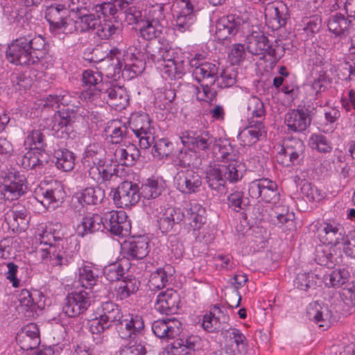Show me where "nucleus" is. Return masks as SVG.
I'll use <instances>...</instances> for the list:
<instances>
[{
	"instance_id": "1",
	"label": "nucleus",
	"mask_w": 355,
	"mask_h": 355,
	"mask_svg": "<svg viewBox=\"0 0 355 355\" xmlns=\"http://www.w3.org/2000/svg\"><path fill=\"white\" fill-rule=\"evenodd\" d=\"M41 243L49 245L39 251L41 259L49 262L53 266H67L74 261L80 250L78 240L64 237L62 233L49 228L43 232Z\"/></svg>"
},
{
	"instance_id": "2",
	"label": "nucleus",
	"mask_w": 355,
	"mask_h": 355,
	"mask_svg": "<svg viewBox=\"0 0 355 355\" xmlns=\"http://www.w3.org/2000/svg\"><path fill=\"white\" fill-rule=\"evenodd\" d=\"M46 40L41 35L29 33L12 41L6 49L7 60L16 65H31L46 52Z\"/></svg>"
},
{
	"instance_id": "3",
	"label": "nucleus",
	"mask_w": 355,
	"mask_h": 355,
	"mask_svg": "<svg viewBox=\"0 0 355 355\" xmlns=\"http://www.w3.org/2000/svg\"><path fill=\"white\" fill-rule=\"evenodd\" d=\"M144 328V320L141 315L128 313L123 315L116 329L119 338L127 342L124 347H135L137 353H144L145 347L141 343Z\"/></svg>"
},
{
	"instance_id": "4",
	"label": "nucleus",
	"mask_w": 355,
	"mask_h": 355,
	"mask_svg": "<svg viewBox=\"0 0 355 355\" xmlns=\"http://www.w3.org/2000/svg\"><path fill=\"white\" fill-rule=\"evenodd\" d=\"M44 17L52 34L59 36L73 31V19L65 5L55 3L51 4L46 8Z\"/></svg>"
},
{
	"instance_id": "5",
	"label": "nucleus",
	"mask_w": 355,
	"mask_h": 355,
	"mask_svg": "<svg viewBox=\"0 0 355 355\" xmlns=\"http://www.w3.org/2000/svg\"><path fill=\"white\" fill-rule=\"evenodd\" d=\"M128 125L141 149H148L153 145L156 131L148 114L141 112L132 113L129 118Z\"/></svg>"
},
{
	"instance_id": "6",
	"label": "nucleus",
	"mask_w": 355,
	"mask_h": 355,
	"mask_svg": "<svg viewBox=\"0 0 355 355\" xmlns=\"http://www.w3.org/2000/svg\"><path fill=\"white\" fill-rule=\"evenodd\" d=\"M246 49L254 55H269L272 64L277 63L285 53L282 46L277 42L270 43L268 37L261 33H253L248 38Z\"/></svg>"
},
{
	"instance_id": "7",
	"label": "nucleus",
	"mask_w": 355,
	"mask_h": 355,
	"mask_svg": "<svg viewBox=\"0 0 355 355\" xmlns=\"http://www.w3.org/2000/svg\"><path fill=\"white\" fill-rule=\"evenodd\" d=\"M182 144L198 153H207L214 149L217 139L209 131L204 130H189L180 136Z\"/></svg>"
},
{
	"instance_id": "8",
	"label": "nucleus",
	"mask_w": 355,
	"mask_h": 355,
	"mask_svg": "<svg viewBox=\"0 0 355 355\" xmlns=\"http://www.w3.org/2000/svg\"><path fill=\"white\" fill-rule=\"evenodd\" d=\"M94 297V291L76 290L67 294L62 306V311L68 317H77L88 309Z\"/></svg>"
},
{
	"instance_id": "9",
	"label": "nucleus",
	"mask_w": 355,
	"mask_h": 355,
	"mask_svg": "<svg viewBox=\"0 0 355 355\" xmlns=\"http://www.w3.org/2000/svg\"><path fill=\"white\" fill-rule=\"evenodd\" d=\"M249 196L266 203L276 205L279 202L280 193L277 183L268 178L254 180L248 185Z\"/></svg>"
},
{
	"instance_id": "10",
	"label": "nucleus",
	"mask_w": 355,
	"mask_h": 355,
	"mask_svg": "<svg viewBox=\"0 0 355 355\" xmlns=\"http://www.w3.org/2000/svg\"><path fill=\"white\" fill-rule=\"evenodd\" d=\"M316 233L324 245L334 247L340 244L345 239L346 232L343 225L335 218H329L318 223Z\"/></svg>"
},
{
	"instance_id": "11",
	"label": "nucleus",
	"mask_w": 355,
	"mask_h": 355,
	"mask_svg": "<svg viewBox=\"0 0 355 355\" xmlns=\"http://www.w3.org/2000/svg\"><path fill=\"white\" fill-rule=\"evenodd\" d=\"M174 30L180 33L191 31L196 21L193 6L189 0H177L172 6Z\"/></svg>"
},
{
	"instance_id": "12",
	"label": "nucleus",
	"mask_w": 355,
	"mask_h": 355,
	"mask_svg": "<svg viewBox=\"0 0 355 355\" xmlns=\"http://www.w3.org/2000/svg\"><path fill=\"white\" fill-rule=\"evenodd\" d=\"M139 42L130 46L123 54L124 71L126 76L133 78L141 74L145 69L146 54Z\"/></svg>"
},
{
	"instance_id": "13",
	"label": "nucleus",
	"mask_w": 355,
	"mask_h": 355,
	"mask_svg": "<svg viewBox=\"0 0 355 355\" xmlns=\"http://www.w3.org/2000/svg\"><path fill=\"white\" fill-rule=\"evenodd\" d=\"M35 198L46 209H55L64 201L66 193L58 183L49 187L39 186L34 191Z\"/></svg>"
},
{
	"instance_id": "14",
	"label": "nucleus",
	"mask_w": 355,
	"mask_h": 355,
	"mask_svg": "<svg viewBox=\"0 0 355 355\" xmlns=\"http://www.w3.org/2000/svg\"><path fill=\"white\" fill-rule=\"evenodd\" d=\"M304 145L302 140L296 138L284 141L276 158L277 162L284 166H291L300 163L303 156Z\"/></svg>"
},
{
	"instance_id": "15",
	"label": "nucleus",
	"mask_w": 355,
	"mask_h": 355,
	"mask_svg": "<svg viewBox=\"0 0 355 355\" xmlns=\"http://www.w3.org/2000/svg\"><path fill=\"white\" fill-rule=\"evenodd\" d=\"M105 230L112 235L125 237L130 234L131 223L124 211H111L104 213Z\"/></svg>"
},
{
	"instance_id": "16",
	"label": "nucleus",
	"mask_w": 355,
	"mask_h": 355,
	"mask_svg": "<svg viewBox=\"0 0 355 355\" xmlns=\"http://www.w3.org/2000/svg\"><path fill=\"white\" fill-rule=\"evenodd\" d=\"M310 106L304 105L302 107L293 109L285 114L284 123L288 130L293 132H302L311 125L313 110Z\"/></svg>"
},
{
	"instance_id": "17",
	"label": "nucleus",
	"mask_w": 355,
	"mask_h": 355,
	"mask_svg": "<svg viewBox=\"0 0 355 355\" xmlns=\"http://www.w3.org/2000/svg\"><path fill=\"white\" fill-rule=\"evenodd\" d=\"M114 204L121 208H128L137 205L140 198L139 187L130 181L121 182L113 191Z\"/></svg>"
},
{
	"instance_id": "18",
	"label": "nucleus",
	"mask_w": 355,
	"mask_h": 355,
	"mask_svg": "<svg viewBox=\"0 0 355 355\" xmlns=\"http://www.w3.org/2000/svg\"><path fill=\"white\" fill-rule=\"evenodd\" d=\"M103 71L97 69H87L83 71L82 75V81L83 86L87 87V89L81 93V96L85 101H92L98 98V95L101 94V88L105 86V82L103 81Z\"/></svg>"
},
{
	"instance_id": "19",
	"label": "nucleus",
	"mask_w": 355,
	"mask_h": 355,
	"mask_svg": "<svg viewBox=\"0 0 355 355\" xmlns=\"http://www.w3.org/2000/svg\"><path fill=\"white\" fill-rule=\"evenodd\" d=\"M98 98H103L116 110H123L129 104V96L123 87L112 85L105 82V86L101 88V94Z\"/></svg>"
},
{
	"instance_id": "20",
	"label": "nucleus",
	"mask_w": 355,
	"mask_h": 355,
	"mask_svg": "<svg viewBox=\"0 0 355 355\" xmlns=\"http://www.w3.org/2000/svg\"><path fill=\"white\" fill-rule=\"evenodd\" d=\"M177 189L184 194L198 193L202 185V178L193 169L181 170L175 177Z\"/></svg>"
},
{
	"instance_id": "21",
	"label": "nucleus",
	"mask_w": 355,
	"mask_h": 355,
	"mask_svg": "<svg viewBox=\"0 0 355 355\" xmlns=\"http://www.w3.org/2000/svg\"><path fill=\"white\" fill-rule=\"evenodd\" d=\"M180 303L179 293L173 289H166L157 295L154 308L161 314L172 315L178 313Z\"/></svg>"
},
{
	"instance_id": "22",
	"label": "nucleus",
	"mask_w": 355,
	"mask_h": 355,
	"mask_svg": "<svg viewBox=\"0 0 355 355\" xmlns=\"http://www.w3.org/2000/svg\"><path fill=\"white\" fill-rule=\"evenodd\" d=\"M121 249L128 261L143 259L150 251L149 239L145 236L132 237L123 242Z\"/></svg>"
},
{
	"instance_id": "23",
	"label": "nucleus",
	"mask_w": 355,
	"mask_h": 355,
	"mask_svg": "<svg viewBox=\"0 0 355 355\" xmlns=\"http://www.w3.org/2000/svg\"><path fill=\"white\" fill-rule=\"evenodd\" d=\"M53 98L55 103L63 106L67 107L64 111V112L69 113L73 115V117L79 116L83 118L84 121L88 122L89 120L93 119L94 116L93 112L85 109L80 106V102L78 96L76 95H71L68 92H64L62 94H59V96L51 97Z\"/></svg>"
},
{
	"instance_id": "24",
	"label": "nucleus",
	"mask_w": 355,
	"mask_h": 355,
	"mask_svg": "<svg viewBox=\"0 0 355 355\" xmlns=\"http://www.w3.org/2000/svg\"><path fill=\"white\" fill-rule=\"evenodd\" d=\"M201 340L194 335L182 337L174 340L166 349L167 355H195L200 349Z\"/></svg>"
},
{
	"instance_id": "25",
	"label": "nucleus",
	"mask_w": 355,
	"mask_h": 355,
	"mask_svg": "<svg viewBox=\"0 0 355 355\" xmlns=\"http://www.w3.org/2000/svg\"><path fill=\"white\" fill-rule=\"evenodd\" d=\"M266 136L267 130L263 121L248 119V125L239 132L238 139L244 146H251Z\"/></svg>"
},
{
	"instance_id": "26",
	"label": "nucleus",
	"mask_w": 355,
	"mask_h": 355,
	"mask_svg": "<svg viewBox=\"0 0 355 355\" xmlns=\"http://www.w3.org/2000/svg\"><path fill=\"white\" fill-rule=\"evenodd\" d=\"M152 331L160 339H173L182 332V324L176 318L157 320L153 322Z\"/></svg>"
},
{
	"instance_id": "27",
	"label": "nucleus",
	"mask_w": 355,
	"mask_h": 355,
	"mask_svg": "<svg viewBox=\"0 0 355 355\" xmlns=\"http://www.w3.org/2000/svg\"><path fill=\"white\" fill-rule=\"evenodd\" d=\"M85 172L94 182L101 184L110 182L114 177H117L119 171L117 166L112 164L105 159Z\"/></svg>"
},
{
	"instance_id": "28",
	"label": "nucleus",
	"mask_w": 355,
	"mask_h": 355,
	"mask_svg": "<svg viewBox=\"0 0 355 355\" xmlns=\"http://www.w3.org/2000/svg\"><path fill=\"white\" fill-rule=\"evenodd\" d=\"M24 179L10 175L0 182V199L12 201L24 193Z\"/></svg>"
},
{
	"instance_id": "29",
	"label": "nucleus",
	"mask_w": 355,
	"mask_h": 355,
	"mask_svg": "<svg viewBox=\"0 0 355 355\" xmlns=\"http://www.w3.org/2000/svg\"><path fill=\"white\" fill-rule=\"evenodd\" d=\"M205 209L199 203H190L189 207L186 209L184 219L187 226L188 232H191L194 236H198L199 230L206 223Z\"/></svg>"
},
{
	"instance_id": "30",
	"label": "nucleus",
	"mask_w": 355,
	"mask_h": 355,
	"mask_svg": "<svg viewBox=\"0 0 355 355\" xmlns=\"http://www.w3.org/2000/svg\"><path fill=\"white\" fill-rule=\"evenodd\" d=\"M315 261L328 268L343 266L344 257L340 250L331 245V248L320 247L315 251Z\"/></svg>"
},
{
	"instance_id": "31",
	"label": "nucleus",
	"mask_w": 355,
	"mask_h": 355,
	"mask_svg": "<svg viewBox=\"0 0 355 355\" xmlns=\"http://www.w3.org/2000/svg\"><path fill=\"white\" fill-rule=\"evenodd\" d=\"M73 114L64 110L56 112L51 119V130L53 135L61 139H67L73 133Z\"/></svg>"
},
{
	"instance_id": "32",
	"label": "nucleus",
	"mask_w": 355,
	"mask_h": 355,
	"mask_svg": "<svg viewBox=\"0 0 355 355\" xmlns=\"http://www.w3.org/2000/svg\"><path fill=\"white\" fill-rule=\"evenodd\" d=\"M105 230L104 215L87 213L77 225L76 232L82 237Z\"/></svg>"
},
{
	"instance_id": "33",
	"label": "nucleus",
	"mask_w": 355,
	"mask_h": 355,
	"mask_svg": "<svg viewBox=\"0 0 355 355\" xmlns=\"http://www.w3.org/2000/svg\"><path fill=\"white\" fill-rule=\"evenodd\" d=\"M17 342L24 351L36 349L40 343V331L37 325L30 323L26 325L17 336Z\"/></svg>"
},
{
	"instance_id": "34",
	"label": "nucleus",
	"mask_w": 355,
	"mask_h": 355,
	"mask_svg": "<svg viewBox=\"0 0 355 355\" xmlns=\"http://www.w3.org/2000/svg\"><path fill=\"white\" fill-rule=\"evenodd\" d=\"M157 220L159 229L163 234L170 232L175 225L180 224L185 218L180 208L168 207L160 214Z\"/></svg>"
},
{
	"instance_id": "35",
	"label": "nucleus",
	"mask_w": 355,
	"mask_h": 355,
	"mask_svg": "<svg viewBox=\"0 0 355 355\" xmlns=\"http://www.w3.org/2000/svg\"><path fill=\"white\" fill-rule=\"evenodd\" d=\"M351 26L352 19L340 12L331 14L327 21L329 31L340 37H345L349 34Z\"/></svg>"
},
{
	"instance_id": "36",
	"label": "nucleus",
	"mask_w": 355,
	"mask_h": 355,
	"mask_svg": "<svg viewBox=\"0 0 355 355\" xmlns=\"http://www.w3.org/2000/svg\"><path fill=\"white\" fill-rule=\"evenodd\" d=\"M98 278V269L90 263L83 264L78 269V282L82 286V290L93 291Z\"/></svg>"
},
{
	"instance_id": "37",
	"label": "nucleus",
	"mask_w": 355,
	"mask_h": 355,
	"mask_svg": "<svg viewBox=\"0 0 355 355\" xmlns=\"http://www.w3.org/2000/svg\"><path fill=\"white\" fill-rule=\"evenodd\" d=\"M146 62H160L169 57L171 49L159 41H151L144 47Z\"/></svg>"
},
{
	"instance_id": "38",
	"label": "nucleus",
	"mask_w": 355,
	"mask_h": 355,
	"mask_svg": "<svg viewBox=\"0 0 355 355\" xmlns=\"http://www.w3.org/2000/svg\"><path fill=\"white\" fill-rule=\"evenodd\" d=\"M105 132L114 144H121L124 139L129 138L130 129L129 125L120 120H112L108 123Z\"/></svg>"
},
{
	"instance_id": "39",
	"label": "nucleus",
	"mask_w": 355,
	"mask_h": 355,
	"mask_svg": "<svg viewBox=\"0 0 355 355\" xmlns=\"http://www.w3.org/2000/svg\"><path fill=\"white\" fill-rule=\"evenodd\" d=\"M140 282L131 275L121 279L115 287V295L117 300L123 301L135 295L139 290Z\"/></svg>"
},
{
	"instance_id": "40",
	"label": "nucleus",
	"mask_w": 355,
	"mask_h": 355,
	"mask_svg": "<svg viewBox=\"0 0 355 355\" xmlns=\"http://www.w3.org/2000/svg\"><path fill=\"white\" fill-rule=\"evenodd\" d=\"M140 156L139 150L134 144H130L125 148L118 146L114 153L116 162L125 166H133Z\"/></svg>"
},
{
	"instance_id": "41",
	"label": "nucleus",
	"mask_w": 355,
	"mask_h": 355,
	"mask_svg": "<svg viewBox=\"0 0 355 355\" xmlns=\"http://www.w3.org/2000/svg\"><path fill=\"white\" fill-rule=\"evenodd\" d=\"M172 270L171 266L168 265L163 268H158L152 272L148 282L149 289L151 291H158L166 287L172 275Z\"/></svg>"
},
{
	"instance_id": "42",
	"label": "nucleus",
	"mask_w": 355,
	"mask_h": 355,
	"mask_svg": "<svg viewBox=\"0 0 355 355\" xmlns=\"http://www.w3.org/2000/svg\"><path fill=\"white\" fill-rule=\"evenodd\" d=\"M76 198L82 205H96L105 198V191L99 187H88L76 193Z\"/></svg>"
},
{
	"instance_id": "43",
	"label": "nucleus",
	"mask_w": 355,
	"mask_h": 355,
	"mask_svg": "<svg viewBox=\"0 0 355 355\" xmlns=\"http://www.w3.org/2000/svg\"><path fill=\"white\" fill-rule=\"evenodd\" d=\"M224 171H222L219 164L209 166L206 171V182L211 190L222 192L226 186Z\"/></svg>"
},
{
	"instance_id": "44",
	"label": "nucleus",
	"mask_w": 355,
	"mask_h": 355,
	"mask_svg": "<svg viewBox=\"0 0 355 355\" xmlns=\"http://www.w3.org/2000/svg\"><path fill=\"white\" fill-rule=\"evenodd\" d=\"M120 306L112 301L103 302L101 306L99 315L103 322H107L110 326L112 324L116 326L123 317Z\"/></svg>"
},
{
	"instance_id": "45",
	"label": "nucleus",
	"mask_w": 355,
	"mask_h": 355,
	"mask_svg": "<svg viewBox=\"0 0 355 355\" xmlns=\"http://www.w3.org/2000/svg\"><path fill=\"white\" fill-rule=\"evenodd\" d=\"M104 149L98 144H92L87 146L83 155L82 164L83 170L91 168L95 164L104 160Z\"/></svg>"
},
{
	"instance_id": "46",
	"label": "nucleus",
	"mask_w": 355,
	"mask_h": 355,
	"mask_svg": "<svg viewBox=\"0 0 355 355\" xmlns=\"http://www.w3.org/2000/svg\"><path fill=\"white\" fill-rule=\"evenodd\" d=\"M130 266V263L128 259H120L106 266L103 269V274L110 282H119L129 270Z\"/></svg>"
},
{
	"instance_id": "47",
	"label": "nucleus",
	"mask_w": 355,
	"mask_h": 355,
	"mask_svg": "<svg viewBox=\"0 0 355 355\" xmlns=\"http://www.w3.org/2000/svg\"><path fill=\"white\" fill-rule=\"evenodd\" d=\"M218 64L206 62L200 69L193 72V78L198 83H210L214 85L218 79Z\"/></svg>"
},
{
	"instance_id": "48",
	"label": "nucleus",
	"mask_w": 355,
	"mask_h": 355,
	"mask_svg": "<svg viewBox=\"0 0 355 355\" xmlns=\"http://www.w3.org/2000/svg\"><path fill=\"white\" fill-rule=\"evenodd\" d=\"M307 315L319 327L327 329L330 326L327 308H322L316 302L310 304L307 309Z\"/></svg>"
},
{
	"instance_id": "49",
	"label": "nucleus",
	"mask_w": 355,
	"mask_h": 355,
	"mask_svg": "<svg viewBox=\"0 0 355 355\" xmlns=\"http://www.w3.org/2000/svg\"><path fill=\"white\" fill-rule=\"evenodd\" d=\"M100 15L93 13L80 12L78 19L73 20V31L80 33L94 32L99 24Z\"/></svg>"
},
{
	"instance_id": "50",
	"label": "nucleus",
	"mask_w": 355,
	"mask_h": 355,
	"mask_svg": "<svg viewBox=\"0 0 355 355\" xmlns=\"http://www.w3.org/2000/svg\"><path fill=\"white\" fill-rule=\"evenodd\" d=\"M331 80L327 71L322 68L315 69L313 80L310 81L309 86L317 98L321 93L327 91L330 85Z\"/></svg>"
},
{
	"instance_id": "51",
	"label": "nucleus",
	"mask_w": 355,
	"mask_h": 355,
	"mask_svg": "<svg viewBox=\"0 0 355 355\" xmlns=\"http://www.w3.org/2000/svg\"><path fill=\"white\" fill-rule=\"evenodd\" d=\"M243 20L234 15H229L220 18L216 24L217 33L226 31L228 35H235L240 29Z\"/></svg>"
},
{
	"instance_id": "52",
	"label": "nucleus",
	"mask_w": 355,
	"mask_h": 355,
	"mask_svg": "<svg viewBox=\"0 0 355 355\" xmlns=\"http://www.w3.org/2000/svg\"><path fill=\"white\" fill-rule=\"evenodd\" d=\"M42 152L30 150L24 154L21 159V165L25 169L40 170L47 164Z\"/></svg>"
},
{
	"instance_id": "53",
	"label": "nucleus",
	"mask_w": 355,
	"mask_h": 355,
	"mask_svg": "<svg viewBox=\"0 0 355 355\" xmlns=\"http://www.w3.org/2000/svg\"><path fill=\"white\" fill-rule=\"evenodd\" d=\"M164 187L157 180L148 178L139 187L141 198L144 199H154L161 195Z\"/></svg>"
},
{
	"instance_id": "54",
	"label": "nucleus",
	"mask_w": 355,
	"mask_h": 355,
	"mask_svg": "<svg viewBox=\"0 0 355 355\" xmlns=\"http://www.w3.org/2000/svg\"><path fill=\"white\" fill-rule=\"evenodd\" d=\"M56 167L64 172L71 171L75 166V155L67 149H59L55 152Z\"/></svg>"
},
{
	"instance_id": "55",
	"label": "nucleus",
	"mask_w": 355,
	"mask_h": 355,
	"mask_svg": "<svg viewBox=\"0 0 355 355\" xmlns=\"http://www.w3.org/2000/svg\"><path fill=\"white\" fill-rule=\"evenodd\" d=\"M163 62L162 71L168 78L178 79L184 74V67L182 60L171 59L169 56Z\"/></svg>"
},
{
	"instance_id": "56",
	"label": "nucleus",
	"mask_w": 355,
	"mask_h": 355,
	"mask_svg": "<svg viewBox=\"0 0 355 355\" xmlns=\"http://www.w3.org/2000/svg\"><path fill=\"white\" fill-rule=\"evenodd\" d=\"M24 143L30 150L42 153L45 151L47 146L46 137L40 130H34L28 132Z\"/></svg>"
},
{
	"instance_id": "57",
	"label": "nucleus",
	"mask_w": 355,
	"mask_h": 355,
	"mask_svg": "<svg viewBox=\"0 0 355 355\" xmlns=\"http://www.w3.org/2000/svg\"><path fill=\"white\" fill-rule=\"evenodd\" d=\"M229 162L228 164L225 162L219 165L221 170L224 171L223 174L226 181L236 182L243 178V166L238 160Z\"/></svg>"
},
{
	"instance_id": "58",
	"label": "nucleus",
	"mask_w": 355,
	"mask_h": 355,
	"mask_svg": "<svg viewBox=\"0 0 355 355\" xmlns=\"http://www.w3.org/2000/svg\"><path fill=\"white\" fill-rule=\"evenodd\" d=\"M214 147L218 149L217 159H220V162L225 163L238 160L239 152L229 141H220V144L216 143Z\"/></svg>"
},
{
	"instance_id": "59",
	"label": "nucleus",
	"mask_w": 355,
	"mask_h": 355,
	"mask_svg": "<svg viewBox=\"0 0 355 355\" xmlns=\"http://www.w3.org/2000/svg\"><path fill=\"white\" fill-rule=\"evenodd\" d=\"M227 203L229 208L236 212H241L245 210L249 205V200L244 196L242 191L234 190L228 195L227 198Z\"/></svg>"
},
{
	"instance_id": "60",
	"label": "nucleus",
	"mask_w": 355,
	"mask_h": 355,
	"mask_svg": "<svg viewBox=\"0 0 355 355\" xmlns=\"http://www.w3.org/2000/svg\"><path fill=\"white\" fill-rule=\"evenodd\" d=\"M164 10L163 5H153L148 9L144 10V19L148 21V23H153L159 26H163L164 28V23L166 22Z\"/></svg>"
},
{
	"instance_id": "61",
	"label": "nucleus",
	"mask_w": 355,
	"mask_h": 355,
	"mask_svg": "<svg viewBox=\"0 0 355 355\" xmlns=\"http://www.w3.org/2000/svg\"><path fill=\"white\" fill-rule=\"evenodd\" d=\"M320 279L313 272H300L295 279V286L302 291H309L315 289Z\"/></svg>"
},
{
	"instance_id": "62",
	"label": "nucleus",
	"mask_w": 355,
	"mask_h": 355,
	"mask_svg": "<svg viewBox=\"0 0 355 355\" xmlns=\"http://www.w3.org/2000/svg\"><path fill=\"white\" fill-rule=\"evenodd\" d=\"M175 98V91L171 88H160L155 94V104L162 110L168 109Z\"/></svg>"
},
{
	"instance_id": "63",
	"label": "nucleus",
	"mask_w": 355,
	"mask_h": 355,
	"mask_svg": "<svg viewBox=\"0 0 355 355\" xmlns=\"http://www.w3.org/2000/svg\"><path fill=\"white\" fill-rule=\"evenodd\" d=\"M175 162L181 167L197 166L200 164V159L197 152L188 148L179 152Z\"/></svg>"
},
{
	"instance_id": "64",
	"label": "nucleus",
	"mask_w": 355,
	"mask_h": 355,
	"mask_svg": "<svg viewBox=\"0 0 355 355\" xmlns=\"http://www.w3.org/2000/svg\"><path fill=\"white\" fill-rule=\"evenodd\" d=\"M237 71L232 65L223 68L218 76L216 82L221 88H227L233 86L236 83Z\"/></svg>"
}]
</instances>
